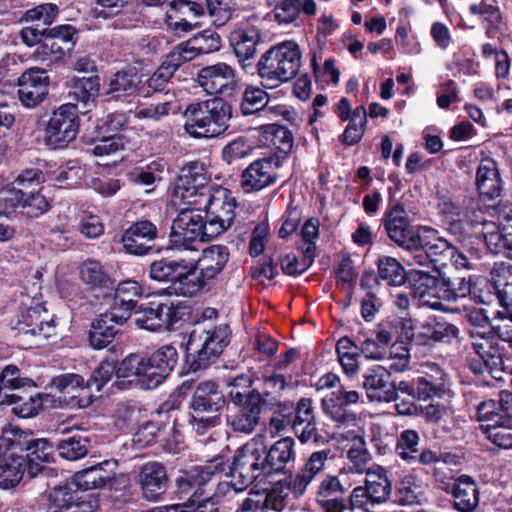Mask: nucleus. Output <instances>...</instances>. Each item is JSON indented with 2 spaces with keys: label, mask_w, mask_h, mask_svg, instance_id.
<instances>
[{
  "label": "nucleus",
  "mask_w": 512,
  "mask_h": 512,
  "mask_svg": "<svg viewBox=\"0 0 512 512\" xmlns=\"http://www.w3.org/2000/svg\"><path fill=\"white\" fill-rule=\"evenodd\" d=\"M177 359L176 349L165 345L149 357L130 354L121 362L117 373L121 377H134L144 389H154L171 373Z\"/></svg>",
  "instance_id": "f257e3e1"
},
{
  "label": "nucleus",
  "mask_w": 512,
  "mask_h": 512,
  "mask_svg": "<svg viewBox=\"0 0 512 512\" xmlns=\"http://www.w3.org/2000/svg\"><path fill=\"white\" fill-rule=\"evenodd\" d=\"M185 131L194 138H213L229 127L232 108L220 98L194 102L184 111Z\"/></svg>",
  "instance_id": "f03ea898"
},
{
  "label": "nucleus",
  "mask_w": 512,
  "mask_h": 512,
  "mask_svg": "<svg viewBox=\"0 0 512 512\" xmlns=\"http://www.w3.org/2000/svg\"><path fill=\"white\" fill-rule=\"evenodd\" d=\"M301 51L294 41H284L268 49L257 63V72L268 88L293 79L301 67Z\"/></svg>",
  "instance_id": "7ed1b4c3"
},
{
  "label": "nucleus",
  "mask_w": 512,
  "mask_h": 512,
  "mask_svg": "<svg viewBox=\"0 0 512 512\" xmlns=\"http://www.w3.org/2000/svg\"><path fill=\"white\" fill-rule=\"evenodd\" d=\"M229 335L227 325L195 327L187 342V361L190 368L196 371L213 363L228 345Z\"/></svg>",
  "instance_id": "20e7f679"
},
{
  "label": "nucleus",
  "mask_w": 512,
  "mask_h": 512,
  "mask_svg": "<svg viewBox=\"0 0 512 512\" xmlns=\"http://www.w3.org/2000/svg\"><path fill=\"white\" fill-rule=\"evenodd\" d=\"M208 222L202 214L201 207L187 206L173 220L169 241L171 247L178 251L196 253L193 246L196 241H206L213 237L208 230Z\"/></svg>",
  "instance_id": "39448f33"
},
{
  "label": "nucleus",
  "mask_w": 512,
  "mask_h": 512,
  "mask_svg": "<svg viewBox=\"0 0 512 512\" xmlns=\"http://www.w3.org/2000/svg\"><path fill=\"white\" fill-rule=\"evenodd\" d=\"M150 278L159 282H170L171 293L193 296L201 290V283L194 275V261L188 258L161 259L150 265Z\"/></svg>",
  "instance_id": "423d86ee"
},
{
  "label": "nucleus",
  "mask_w": 512,
  "mask_h": 512,
  "mask_svg": "<svg viewBox=\"0 0 512 512\" xmlns=\"http://www.w3.org/2000/svg\"><path fill=\"white\" fill-rule=\"evenodd\" d=\"M225 404V398L214 381L200 382L192 395L191 419L192 428L198 434L219 424L218 412Z\"/></svg>",
  "instance_id": "0eeeda50"
},
{
  "label": "nucleus",
  "mask_w": 512,
  "mask_h": 512,
  "mask_svg": "<svg viewBox=\"0 0 512 512\" xmlns=\"http://www.w3.org/2000/svg\"><path fill=\"white\" fill-rule=\"evenodd\" d=\"M22 301L19 311L12 320V328L18 336H31L48 340L56 335L53 317L39 302L29 298Z\"/></svg>",
  "instance_id": "6e6552de"
},
{
  "label": "nucleus",
  "mask_w": 512,
  "mask_h": 512,
  "mask_svg": "<svg viewBox=\"0 0 512 512\" xmlns=\"http://www.w3.org/2000/svg\"><path fill=\"white\" fill-rule=\"evenodd\" d=\"M202 200L197 203L205 210L208 222L206 229L215 237L226 231L233 223L237 207L231 192L221 186L214 187L210 193L201 194Z\"/></svg>",
  "instance_id": "1a4fd4ad"
},
{
  "label": "nucleus",
  "mask_w": 512,
  "mask_h": 512,
  "mask_svg": "<svg viewBox=\"0 0 512 512\" xmlns=\"http://www.w3.org/2000/svg\"><path fill=\"white\" fill-rule=\"evenodd\" d=\"M264 457L265 443L262 437H254L237 450L229 477L240 480L238 489H245L260 475L267 474Z\"/></svg>",
  "instance_id": "9d476101"
},
{
  "label": "nucleus",
  "mask_w": 512,
  "mask_h": 512,
  "mask_svg": "<svg viewBox=\"0 0 512 512\" xmlns=\"http://www.w3.org/2000/svg\"><path fill=\"white\" fill-rule=\"evenodd\" d=\"M210 178L203 162H190L181 169L174 188V201L180 200L184 205L197 206V203L203 199L201 194L210 193L214 187H217L210 184Z\"/></svg>",
  "instance_id": "9b49d317"
},
{
  "label": "nucleus",
  "mask_w": 512,
  "mask_h": 512,
  "mask_svg": "<svg viewBox=\"0 0 512 512\" xmlns=\"http://www.w3.org/2000/svg\"><path fill=\"white\" fill-rule=\"evenodd\" d=\"M79 121L77 107L64 104L56 109L46 125L45 143L52 149L65 147L78 133Z\"/></svg>",
  "instance_id": "f8f14e48"
},
{
  "label": "nucleus",
  "mask_w": 512,
  "mask_h": 512,
  "mask_svg": "<svg viewBox=\"0 0 512 512\" xmlns=\"http://www.w3.org/2000/svg\"><path fill=\"white\" fill-rule=\"evenodd\" d=\"M224 470L223 457H216L204 466L195 467L177 479L176 493L179 499H187L188 505L195 507L203 495V487L212 476Z\"/></svg>",
  "instance_id": "ddd939ff"
},
{
  "label": "nucleus",
  "mask_w": 512,
  "mask_h": 512,
  "mask_svg": "<svg viewBox=\"0 0 512 512\" xmlns=\"http://www.w3.org/2000/svg\"><path fill=\"white\" fill-rule=\"evenodd\" d=\"M445 278L423 270H412L409 274L411 294L420 306L446 311L443 304Z\"/></svg>",
  "instance_id": "4468645a"
},
{
  "label": "nucleus",
  "mask_w": 512,
  "mask_h": 512,
  "mask_svg": "<svg viewBox=\"0 0 512 512\" xmlns=\"http://www.w3.org/2000/svg\"><path fill=\"white\" fill-rule=\"evenodd\" d=\"M360 399V395L356 390H346L341 387L337 391H333L322 400L324 413L332 420L338 422L339 429L346 427H360L357 424L354 414L349 413L347 407L356 404Z\"/></svg>",
  "instance_id": "2eb2a0df"
},
{
  "label": "nucleus",
  "mask_w": 512,
  "mask_h": 512,
  "mask_svg": "<svg viewBox=\"0 0 512 512\" xmlns=\"http://www.w3.org/2000/svg\"><path fill=\"white\" fill-rule=\"evenodd\" d=\"M97 507L91 496L83 497L71 485H63L49 492L46 512H94Z\"/></svg>",
  "instance_id": "dca6fc26"
},
{
  "label": "nucleus",
  "mask_w": 512,
  "mask_h": 512,
  "mask_svg": "<svg viewBox=\"0 0 512 512\" xmlns=\"http://www.w3.org/2000/svg\"><path fill=\"white\" fill-rule=\"evenodd\" d=\"M197 80L200 87L210 95L229 96L237 83L233 68L222 62L202 68Z\"/></svg>",
  "instance_id": "f3484780"
},
{
  "label": "nucleus",
  "mask_w": 512,
  "mask_h": 512,
  "mask_svg": "<svg viewBox=\"0 0 512 512\" xmlns=\"http://www.w3.org/2000/svg\"><path fill=\"white\" fill-rule=\"evenodd\" d=\"M194 257H189L188 261H194V272L200 270L199 277L196 280L201 283V288L206 281L214 279L225 268L229 261V249L225 245H211L203 249L201 255L194 253Z\"/></svg>",
  "instance_id": "a211bd4d"
},
{
  "label": "nucleus",
  "mask_w": 512,
  "mask_h": 512,
  "mask_svg": "<svg viewBox=\"0 0 512 512\" xmlns=\"http://www.w3.org/2000/svg\"><path fill=\"white\" fill-rule=\"evenodd\" d=\"M19 99L28 108L42 102L48 93L49 77L44 69L30 68L18 81Z\"/></svg>",
  "instance_id": "6ab92c4d"
},
{
  "label": "nucleus",
  "mask_w": 512,
  "mask_h": 512,
  "mask_svg": "<svg viewBox=\"0 0 512 512\" xmlns=\"http://www.w3.org/2000/svg\"><path fill=\"white\" fill-rule=\"evenodd\" d=\"M158 229L148 220L133 223L122 235L125 251L133 255H145L153 248V241L157 238Z\"/></svg>",
  "instance_id": "aec40b11"
},
{
  "label": "nucleus",
  "mask_w": 512,
  "mask_h": 512,
  "mask_svg": "<svg viewBox=\"0 0 512 512\" xmlns=\"http://www.w3.org/2000/svg\"><path fill=\"white\" fill-rule=\"evenodd\" d=\"M116 466L115 460H105L76 472L72 482L65 485H71L72 489L77 488L82 491L102 488L114 479Z\"/></svg>",
  "instance_id": "412c9836"
},
{
  "label": "nucleus",
  "mask_w": 512,
  "mask_h": 512,
  "mask_svg": "<svg viewBox=\"0 0 512 512\" xmlns=\"http://www.w3.org/2000/svg\"><path fill=\"white\" fill-rule=\"evenodd\" d=\"M277 161L258 159L252 162L241 175V186L246 192L261 191L277 181Z\"/></svg>",
  "instance_id": "4be33fe9"
},
{
  "label": "nucleus",
  "mask_w": 512,
  "mask_h": 512,
  "mask_svg": "<svg viewBox=\"0 0 512 512\" xmlns=\"http://www.w3.org/2000/svg\"><path fill=\"white\" fill-rule=\"evenodd\" d=\"M384 227L388 237L399 246L415 245L416 234L402 205L396 204L386 212Z\"/></svg>",
  "instance_id": "5701e85b"
},
{
  "label": "nucleus",
  "mask_w": 512,
  "mask_h": 512,
  "mask_svg": "<svg viewBox=\"0 0 512 512\" xmlns=\"http://www.w3.org/2000/svg\"><path fill=\"white\" fill-rule=\"evenodd\" d=\"M137 483L146 499L156 500L168 486L165 467L157 461L144 463L139 467Z\"/></svg>",
  "instance_id": "b1692460"
},
{
  "label": "nucleus",
  "mask_w": 512,
  "mask_h": 512,
  "mask_svg": "<svg viewBox=\"0 0 512 512\" xmlns=\"http://www.w3.org/2000/svg\"><path fill=\"white\" fill-rule=\"evenodd\" d=\"M265 399L258 390H253L247 396V401L243 406L230 416L229 424L236 432L251 433L259 422L261 408Z\"/></svg>",
  "instance_id": "393cba45"
},
{
  "label": "nucleus",
  "mask_w": 512,
  "mask_h": 512,
  "mask_svg": "<svg viewBox=\"0 0 512 512\" xmlns=\"http://www.w3.org/2000/svg\"><path fill=\"white\" fill-rule=\"evenodd\" d=\"M42 181V172L37 169L20 173L9 186L0 190V215L8 210L9 201L21 199L29 194V191H39Z\"/></svg>",
  "instance_id": "a878e982"
},
{
  "label": "nucleus",
  "mask_w": 512,
  "mask_h": 512,
  "mask_svg": "<svg viewBox=\"0 0 512 512\" xmlns=\"http://www.w3.org/2000/svg\"><path fill=\"white\" fill-rule=\"evenodd\" d=\"M363 386L372 401L390 402L395 398V386L390 382V372L384 366L373 367L364 376Z\"/></svg>",
  "instance_id": "bb28decb"
},
{
  "label": "nucleus",
  "mask_w": 512,
  "mask_h": 512,
  "mask_svg": "<svg viewBox=\"0 0 512 512\" xmlns=\"http://www.w3.org/2000/svg\"><path fill=\"white\" fill-rule=\"evenodd\" d=\"M458 328L436 317L428 318L418 329L415 342L419 345H430L434 342H449L458 336Z\"/></svg>",
  "instance_id": "cd10ccee"
},
{
  "label": "nucleus",
  "mask_w": 512,
  "mask_h": 512,
  "mask_svg": "<svg viewBox=\"0 0 512 512\" xmlns=\"http://www.w3.org/2000/svg\"><path fill=\"white\" fill-rule=\"evenodd\" d=\"M477 418L482 424L508 421V418H512V393L504 390L500 392L498 401L489 399L481 402Z\"/></svg>",
  "instance_id": "c85d7f7f"
},
{
  "label": "nucleus",
  "mask_w": 512,
  "mask_h": 512,
  "mask_svg": "<svg viewBox=\"0 0 512 512\" xmlns=\"http://www.w3.org/2000/svg\"><path fill=\"white\" fill-rule=\"evenodd\" d=\"M476 184L481 195L489 199L498 197L502 185L497 163L492 158L481 160L476 174Z\"/></svg>",
  "instance_id": "c756f323"
},
{
  "label": "nucleus",
  "mask_w": 512,
  "mask_h": 512,
  "mask_svg": "<svg viewBox=\"0 0 512 512\" xmlns=\"http://www.w3.org/2000/svg\"><path fill=\"white\" fill-rule=\"evenodd\" d=\"M294 459V440L290 437L276 441L268 451L265 447L264 462L267 474L284 471L288 463Z\"/></svg>",
  "instance_id": "7c9ffc66"
},
{
  "label": "nucleus",
  "mask_w": 512,
  "mask_h": 512,
  "mask_svg": "<svg viewBox=\"0 0 512 512\" xmlns=\"http://www.w3.org/2000/svg\"><path fill=\"white\" fill-rule=\"evenodd\" d=\"M338 434L352 442L347 452V457L353 464L351 468L356 473H365L370 461V454L366 447L364 438L361 436L360 427H352L348 431H339Z\"/></svg>",
  "instance_id": "2f4dec72"
},
{
  "label": "nucleus",
  "mask_w": 512,
  "mask_h": 512,
  "mask_svg": "<svg viewBox=\"0 0 512 512\" xmlns=\"http://www.w3.org/2000/svg\"><path fill=\"white\" fill-rule=\"evenodd\" d=\"M489 251L512 259V231L502 229L495 222H484L480 232Z\"/></svg>",
  "instance_id": "473e14b6"
},
{
  "label": "nucleus",
  "mask_w": 512,
  "mask_h": 512,
  "mask_svg": "<svg viewBox=\"0 0 512 512\" xmlns=\"http://www.w3.org/2000/svg\"><path fill=\"white\" fill-rule=\"evenodd\" d=\"M454 506L460 512H471L479 503V491L476 483L467 475L460 476L452 489Z\"/></svg>",
  "instance_id": "72a5a7b5"
},
{
  "label": "nucleus",
  "mask_w": 512,
  "mask_h": 512,
  "mask_svg": "<svg viewBox=\"0 0 512 512\" xmlns=\"http://www.w3.org/2000/svg\"><path fill=\"white\" fill-rule=\"evenodd\" d=\"M260 40L257 30L237 28L229 35V42L239 62L244 63L255 56L256 46ZM246 65L243 64V68Z\"/></svg>",
  "instance_id": "f704fd0d"
},
{
  "label": "nucleus",
  "mask_w": 512,
  "mask_h": 512,
  "mask_svg": "<svg viewBox=\"0 0 512 512\" xmlns=\"http://www.w3.org/2000/svg\"><path fill=\"white\" fill-rule=\"evenodd\" d=\"M365 473V484L362 487L367 489L375 500H380L382 503L388 501L392 492V484L387 470L380 465L373 464Z\"/></svg>",
  "instance_id": "c9c22d12"
},
{
  "label": "nucleus",
  "mask_w": 512,
  "mask_h": 512,
  "mask_svg": "<svg viewBox=\"0 0 512 512\" xmlns=\"http://www.w3.org/2000/svg\"><path fill=\"white\" fill-rule=\"evenodd\" d=\"M1 406H11L12 412L21 418H31L38 414L42 408V399L39 394L20 395L7 393L0 396Z\"/></svg>",
  "instance_id": "e433bc0d"
},
{
  "label": "nucleus",
  "mask_w": 512,
  "mask_h": 512,
  "mask_svg": "<svg viewBox=\"0 0 512 512\" xmlns=\"http://www.w3.org/2000/svg\"><path fill=\"white\" fill-rule=\"evenodd\" d=\"M139 78L132 71H119L108 80L105 94L112 99L122 100L136 93L139 86Z\"/></svg>",
  "instance_id": "4c0bfd02"
},
{
  "label": "nucleus",
  "mask_w": 512,
  "mask_h": 512,
  "mask_svg": "<svg viewBox=\"0 0 512 512\" xmlns=\"http://www.w3.org/2000/svg\"><path fill=\"white\" fill-rule=\"evenodd\" d=\"M415 241L429 253L433 262L438 261L437 256L448 257L453 248L447 240L440 237L438 232L430 227H422L416 233Z\"/></svg>",
  "instance_id": "58836bf2"
},
{
  "label": "nucleus",
  "mask_w": 512,
  "mask_h": 512,
  "mask_svg": "<svg viewBox=\"0 0 512 512\" xmlns=\"http://www.w3.org/2000/svg\"><path fill=\"white\" fill-rule=\"evenodd\" d=\"M472 349L483 360L486 366L492 368L502 363L498 346L495 344L492 330L483 331L480 335H470Z\"/></svg>",
  "instance_id": "ea45409f"
},
{
  "label": "nucleus",
  "mask_w": 512,
  "mask_h": 512,
  "mask_svg": "<svg viewBox=\"0 0 512 512\" xmlns=\"http://www.w3.org/2000/svg\"><path fill=\"white\" fill-rule=\"evenodd\" d=\"M141 295L142 287L137 281L123 280L116 288L114 303L111 307H118L119 312H126V317L130 318L131 312Z\"/></svg>",
  "instance_id": "a19ab883"
},
{
  "label": "nucleus",
  "mask_w": 512,
  "mask_h": 512,
  "mask_svg": "<svg viewBox=\"0 0 512 512\" xmlns=\"http://www.w3.org/2000/svg\"><path fill=\"white\" fill-rule=\"evenodd\" d=\"M25 460L21 456L9 454L2 459L0 464V488L10 489L15 487L24 474Z\"/></svg>",
  "instance_id": "79ce46f5"
},
{
  "label": "nucleus",
  "mask_w": 512,
  "mask_h": 512,
  "mask_svg": "<svg viewBox=\"0 0 512 512\" xmlns=\"http://www.w3.org/2000/svg\"><path fill=\"white\" fill-rule=\"evenodd\" d=\"M177 109L178 107L176 102L171 99H152L149 102H141L137 105L135 109V117L138 119L160 121L170 113H176Z\"/></svg>",
  "instance_id": "37998d69"
},
{
  "label": "nucleus",
  "mask_w": 512,
  "mask_h": 512,
  "mask_svg": "<svg viewBox=\"0 0 512 512\" xmlns=\"http://www.w3.org/2000/svg\"><path fill=\"white\" fill-rule=\"evenodd\" d=\"M259 130L267 145L274 147L282 153L291 151L293 135L286 127L271 123L260 126Z\"/></svg>",
  "instance_id": "c03bdc74"
},
{
  "label": "nucleus",
  "mask_w": 512,
  "mask_h": 512,
  "mask_svg": "<svg viewBox=\"0 0 512 512\" xmlns=\"http://www.w3.org/2000/svg\"><path fill=\"white\" fill-rule=\"evenodd\" d=\"M339 362L348 376L355 375L359 370L358 358L361 347H358L349 337H342L336 344Z\"/></svg>",
  "instance_id": "a18cd8bd"
},
{
  "label": "nucleus",
  "mask_w": 512,
  "mask_h": 512,
  "mask_svg": "<svg viewBox=\"0 0 512 512\" xmlns=\"http://www.w3.org/2000/svg\"><path fill=\"white\" fill-rule=\"evenodd\" d=\"M80 279L91 288H107L111 285V279L104 266L93 259H88L81 264Z\"/></svg>",
  "instance_id": "49530a36"
},
{
  "label": "nucleus",
  "mask_w": 512,
  "mask_h": 512,
  "mask_svg": "<svg viewBox=\"0 0 512 512\" xmlns=\"http://www.w3.org/2000/svg\"><path fill=\"white\" fill-rule=\"evenodd\" d=\"M378 277L388 285L400 286L407 276L402 264L393 257L381 256L377 260Z\"/></svg>",
  "instance_id": "de8ad7c7"
},
{
  "label": "nucleus",
  "mask_w": 512,
  "mask_h": 512,
  "mask_svg": "<svg viewBox=\"0 0 512 512\" xmlns=\"http://www.w3.org/2000/svg\"><path fill=\"white\" fill-rule=\"evenodd\" d=\"M165 315H169V308L166 305L158 304L156 307H147L136 311L134 322L137 327L148 331H157L161 329L166 320Z\"/></svg>",
  "instance_id": "09e8293b"
},
{
  "label": "nucleus",
  "mask_w": 512,
  "mask_h": 512,
  "mask_svg": "<svg viewBox=\"0 0 512 512\" xmlns=\"http://www.w3.org/2000/svg\"><path fill=\"white\" fill-rule=\"evenodd\" d=\"M90 448L88 437L77 434L61 440L57 445L59 455L69 461L84 457Z\"/></svg>",
  "instance_id": "8fccbe9b"
},
{
  "label": "nucleus",
  "mask_w": 512,
  "mask_h": 512,
  "mask_svg": "<svg viewBox=\"0 0 512 512\" xmlns=\"http://www.w3.org/2000/svg\"><path fill=\"white\" fill-rule=\"evenodd\" d=\"M9 208H22L29 217L37 218L48 211L49 204L39 191H29V194L21 199L9 201Z\"/></svg>",
  "instance_id": "3c124183"
},
{
  "label": "nucleus",
  "mask_w": 512,
  "mask_h": 512,
  "mask_svg": "<svg viewBox=\"0 0 512 512\" xmlns=\"http://www.w3.org/2000/svg\"><path fill=\"white\" fill-rule=\"evenodd\" d=\"M481 429L496 446L503 449H512V418L496 424H481Z\"/></svg>",
  "instance_id": "603ef678"
},
{
  "label": "nucleus",
  "mask_w": 512,
  "mask_h": 512,
  "mask_svg": "<svg viewBox=\"0 0 512 512\" xmlns=\"http://www.w3.org/2000/svg\"><path fill=\"white\" fill-rule=\"evenodd\" d=\"M269 102L268 93L260 87L248 85L242 97L240 109L243 115H250L262 112L263 108Z\"/></svg>",
  "instance_id": "864d4df0"
},
{
  "label": "nucleus",
  "mask_w": 512,
  "mask_h": 512,
  "mask_svg": "<svg viewBox=\"0 0 512 512\" xmlns=\"http://www.w3.org/2000/svg\"><path fill=\"white\" fill-rule=\"evenodd\" d=\"M423 487L413 474L405 475L399 483L398 499L402 505L419 503L423 497Z\"/></svg>",
  "instance_id": "5fc2aeb1"
},
{
  "label": "nucleus",
  "mask_w": 512,
  "mask_h": 512,
  "mask_svg": "<svg viewBox=\"0 0 512 512\" xmlns=\"http://www.w3.org/2000/svg\"><path fill=\"white\" fill-rule=\"evenodd\" d=\"M70 49L71 47L62 46L58 43L57 39L47 34L37 47L35 57L37 61L50 65L51 63L61 59L65 55V51Z\"/></svg>",
  "instance_id": "6e6d98bb"
},
{
  "label": "nucleus",
  "mask_w": 512,
  "mask_h": 512,
  "mask_svg": "<svg viewBox=\"0 0 512 512\" xmlns=\"http://www.w3.org/2000/svg\"><path fill=\"white\" fill-rule=\"evenodd\" d=\"M73 95L82 102H88L98 95L99 78L98 76L73 77L70 81Z\"/></svg>",
  "instance_id": "4d7b16f0"
},
{
  "label": "nucleus",
  "mask_w": 512,
  "mask_h": 512,
  "mask_svg": "<svg viewBox=\"0 0 512 512\" xmlns=\"http://www.w3.org/2000/svg\"><path fill=\"white\" fill-rule=\"evenodd\" d=\"M128 319L126 312H119L118 307H111L109 311L95 319L92 325L105 332L108 337L114 338L118 332L117 326L122 325Z\"/></svg>",
  "instance_id": "13d9d810"
},
{
  "label": "nucleus",
  "mask_w": 512,
  "mask_h": 512,
  "mask_svg": "<svg viewBox=\"0 0 512 512\" xmlns=\"http://www.w3.org/2000/svg\"><path fill=\"white\" fill-rule=\"evenodd\" d=\"M415 398L420 400H427L432 397L450 398L452 396L451 390L445 383H433L425 377H418L415 379Z\"/></svg>",
  "instance_id": "bf43d9fd"
},
{
  "label": "nucleus",
  "mask_w": 512,
  "mask_h": 512,
  "mask_svg": "<svg viewBox=\"0 0 512 512\" xmlns=\"http://www.w3.org/2000/svg\"><path fill=\"white\" fill-rule=\"evenodd\" d=\"M233 0H206V16L215 26H223L231 18Z\"/></svg>",
  "instance_id": "052dcab7"
},
{
  "label": "nucleus",
  "mask_w": 512,
  "mask_h": 512,
  "mask_svg": "<svg viewBox=\"0 0 512 512\" xmlns=\"http://www.w3.org/2000/svg\"><path fill=\"white\" fill-rule=\"evenodd\" d=\"M169 5L173 12L193 21L206 16V0H174Z\"/></svg>",
  "instance_id": "680f3d73"
},
{
  "label": "nucleus",
  "mask_w": 512,
  "mask_h": 512,
  "mask_svg": "<svg viewBox=\"0 0 512 512\" xmlns=\"http://www.w3.org/2000/svg\"><path fill=\"white\" fill-rule=\"evenodd\" d=\"M418 444V433L415 430H404L397 440L396 453L405 461L415 460Z\"/></svg>",
  "instance_id": "e2e57ef3"
},
{
  "label": "nucleus",
  "mask_w": 512,
  "mask_h": 512,
  "mask_svg": "<svg viewBox=\"0 0 512 512\" xmlns=\"http://www.w3.org/2000/svg\"><path fill=\"white\" fill-rule=\"evenodd\" d=\"M383 504L375 500L367 489L362 486L355 487L350 494L349 508L351 512H373L377 505Z\"/></svg>",
  "instance_id": "0e129e2a"
},
{
  "label": "nucleus",
  "mask_w": 512,
  "mask_h": 512,
  "mask_svg": "<svg viewBox=\"0 0 512 512\" xmlns=\"http://www.w3.org/2000/svg\"><path fill=\"white\" fill-rule=\"evenodd\" d=\"M301 12V0H279L272 14L279 24H291L295 22Z\"/></svg>",
  "instance_id": "69168bd1"
},
{
  "label": "nucleus",
  "mask_w": 512,
  "mask_h": 512,
  "mask_svg": "<svg viewBox=\"0 0 512 512\" xmlns=\"http://www.w3.org/2000/svg\"><path fill=\"white\" fill-rule=\"evenodd\" d=\"M52 385L60 393L69 395L72 398L75 397L76 391L87 388L86 381L84 380V378L74 373L62 374L53 378Z\"/></svg>",
  "instance_id": "338daca9"
},
{
  "label": "nucleus",
  "mask_w": 512,
  "mask_h": 512,
  "mask_svg": "<svg viewBox=\"0 0 512 512\" xmlns=\"http://www.w3.org/2000/svg\"><path fill=\"white\" fill-rule=\"evenodd\" d=\"M253 147L244 137H238L228 143L222 150V157L225 162L231 164L237 160L250 156Z\"/></svg>",
  "instance_id": "774afa93"
}]
</instances>
